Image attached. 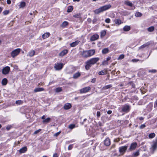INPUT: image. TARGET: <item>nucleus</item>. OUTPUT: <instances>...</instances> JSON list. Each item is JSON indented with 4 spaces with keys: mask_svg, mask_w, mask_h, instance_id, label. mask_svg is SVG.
Wrapping results in <instances>:
<instances>
[{
    "mask_svg": "<svg viewBox=\"0 0 157 157\" xmlns=\"http://www.w3.org/2000/svg\"><path fill=\"white\" fill-rule=\"evenodd\" d=\"M80 54L83 58H88L90 57L94 54L95 51L94 49H91L88 50H84L80 51Z\"/></svg>",
    "mask_w": 157,
    "mask_h": 157,
    "instance_id": "nucleus-1",
    "label": "nucleus"
},
{
    "mask_svg": "<svg viewBox=\"0 0 157 157\" xmlns=\"http://www.w3.org/2000/svg\"><path fill=\"white\" fill-rule=\"evenodd\" d=\"M99 60L98 57L91 58L85 62V69L86 70H89L91 67V65H93L96 63Z\"/></svg>",
    "mask_w": 157,
    "mask_h": 157,
    "instance_id": "nucleus-2",
    "label": "nucleus"
},
{
    "mask_svg": "<svg viewBox=\"0 0 157 157\" xmlns=\"http://www.w3.org/2000/svg\"><path fill=\"white\" fill-rule=\"evenodd\" d=\"M128 148L127 146H121L119 147V151L121 155H123L126 152Z\"/></svg>",
    "mask_w": 157,
    "mask_h": 157,
    "instance_id": "nucleus-3",
    "label": "nucleus"
},
{
    "mask_svg": "<svg viewBox=\"0 0 157 157\" xmlns=\"http://www.w3.org/2000/svg\"><path fill=\"white\" fill-rule=\"evenodd\" d=\"M21 49L20 48H17L13 51L11 53V56L13 57H14L17 56L21 52Z\"/></svg>",
    "mask_w": 157,
    "mask_h": 157,
    "instance_id": "nucleus-4",
    "label": "nucleus"
},
{
    "mask_svg": "<svg viewBox=\"0 0 157 157\" xmlns=\"http://www.w3.org/2000/svg\"><path fill=\"white\" fill-rule=\"evenodd\" d=\"M63 64L62 63H56L55 65L54 68L56 70H59L63 67Z\"/></svg>",
    "mask_w": 157,
    "mask_h": 157,
    "instance_id": "nucleus-5",
    "label": "nucleus"
},
{
    "mask_svg": "<svg viewBox=\"0 0 157 157\" xmlns=\"http://www.w3.org/2000/svg\"><path fill=\"white\" fill-rule=\"evenodd\" d=\"M90 90V88L89 86L83 88L80 90V93H85L88 92Z\"/></svg>",
    "mask_w": 157,
    "mask_h": 157,
    "instance_id": "nucleus-6",
    "label": "nucleus"
},
{
    "mask_svg": "<svg viewBox=\"0 0 157 157\" xmlns=\"http://www.w3.org/2000/svg\"><path fill=\"white\" fill-rule=\"evenodd\" d=\"M130 109V106L128 105H125L122 108V111L124 112H128Z\"/></svg>",
    "mask_w": 157,
    "mask_h": 157,
    "instance_id": "nucleus-7",
    "label": "nucleus"
},
{
    "mask_svg": "<svg viewBox=\"0 0 157 157\" xmlns=\"http://www.w3.org/2000/svg\"><path fill=\"white\" fill-rule=\"evenodd\" d=\"M10 70V68L8 66H6L3 68L2 70V73L4 75L7 74Z\"/></svg>",
    "mask_w": 157,
    "mask_h": 157,
    "instance_id": "nucleus-8",
    "label": "nucleus"
},
{
    "mask_svg": "<svg viewBox=\"0 0 157 157\" xmlns=\"http://www.w3.org/2000/svg\"><path fill=\"white\" fill-rule=\"evenodd\" d=\"M99 38V35L97 34H95L92 35L90 38L91 41H94L98 39Z\"/></svg>",
    "mask_w": 157,
    "mask_h": 157,
    "instance_id": "nucleus-9",
    "label": "nucleus"
},
{
    "mask_svg": "<svg viewBox=\"0 0 157 157\" xmlns=\"http://www.w3.org/2000/svg\"><path fill=\"white\" fill-rule=\"evenodd\" d=\"M111 7L112 6L111 5L108 4L101 7V8L102 11L103 12L104 11L106 10L110 9Z\"/></svg>",
    "mask_w": 157,
    "mask_h": 157,
    "instance_id": "nucleus-10",
    "label": "nucleus"
},
{
    "mask_svg": "<svg viewBox=\"0 0 157 157\" xmlns=\"http://www.w3.org/2000/svg\"><path fill=\"white\" fill-rule=\"evenodd\" d=\"M137 144L135 142L131 144L129 150L132 151L134 150L136 147Z\"/></svg>",
    "mask_w": 157,
    "mask_h": 157,
    "instance_id": "nucleus-11",
    "label": "nucleus"
},
{
    "mask_svg": "<svg viewBox=\"0 0 157 157\" xmlns=\"http://www.w3.org/2000/svg\"><path fill=\"white\" fill-rule=\"evenodd\" d=\"M157 148V142H153V144L152 145V146L151 149L152 150L153 152Z\"/></svg>",
    "mask_w": 157,
    "mask_h": 157,
    "instance_id": "nucleus-12",
    "label": "nucleus"
},
{
    "mask_svg": "<svg viewBox=\"0 0 157 157\" xmlns=\"http://www.w3.org/2000/svg\"><path fill=\"white\" fill-rule=\"evenodd\" d=\"M68 51L67 49L63 50L59 54V56L62 57L67 53Z\"/></svg>",
    "mask_w": 157,
    "mask_h": 157,
    "instance_id": "nucleus-13",
    "label": "nucleus"
},
{
    "mask_svg": "<svg viewBox=\"0 0 157 157\" xmlns=\"http://www.w3.org/2000/svg\"><path fill=\"white\" fill-rule=\"evenodd\" d=\"M104 144L105 145L107 146H109L110 144V141L109 138H107L104 141Z\"/></svg>",
    "mask_w": 157,
    "mask_h": 157,
    "instance_id": "nucleus-14",
    "label": "nucleus"
},
{
    "mask_svg": "<svg viewBox=\"0 0 157 157\" xmlns=\"http://www.w3.org/2000/svg\"><path fill=\"white\" fill-rule=\"evenodd\" d=\"M71 107V105L69 103L65 104L64 106V109H65L67 110L70 109Z\"/></svg>",
    "mask_w": 157,
    "mask_h": 157,
    "instance_id": "nucleus-15",
    "label": "nucleus"
},
{
    "mask_svg": "<svg viewBox=\"0 0 157 157\" xmlns=\"http://www.w3.org/2000/svg\"><path fill=\"white\" fill-rule=\"evenodd\" d=\"M27 151V148L26 147H24L21 148L19 150V152L20 153H24Z\"/></svg>",
    "mask_w": 157,
    "mask_h": 157,
    "instance_id": "nucleus-16",
    "label": "nucleus"
},
{
    "mask_svg": "<svg viewBox=\"0 0 157 157\" xmlns=\"http://www.w3.org/2000/svg\"><path fill=\"white\" fill-rule=\"evenodd\" d=\"M35 54V51L34 50H31L28 53L27 56L32 57Z\"/></svg>",
    "mask_w": 157,
    "mask_h": 157,
    "instance_id": "nucleus-17",
    "label": "nucleus"
},
{
    "mask_svg": "<svg viewBox=\"0 0 157 157\" xmlns=\"http://www.w3.org/2000/svg\"><path fill=\"white\" fill-rule=\"evenodd\" d=\"M81 75V73L80 72H78L73 75V78L74 79H76L80 77Z\"/></svg>",
    "mask_w": 157,
    "mask_h": 157,
    "instance_id": "nucleus-18",
    "label": "nucleus"
},
{
    "mask_svg": "<svg viewBox=\"0 0 157 157\" xmlns=\"http://www.w3.org/2000/svg\"><path fill=\"white\" fill-rule=\"evenodd\" d=\"M94 12L95 14H98L101 12H102L103 11L101 7H100L99 8L94 10Z\"/></svg>",
    "mask_w": 157,
    "mask_h": 157,
    "instance_id": "nucleus-19",
    "label": "nucleus"
},
{
    "mask_svg": "<svg viewBox=\"0 0 157 157\" xmlns=\"http://www.w3.org/2000/svg\"><path fill=\"white\" fill-rule=\"evenodd\" d=\"M44 90V89L43 88H36L34 90V92H37L43 91Z\"/></svg>",
    "mask_w": 157,
    "mask_h": 157,
    "instance_id": "nucleus-20",
    "label": "nucleus"
},
{
    "mask_svg": "<svg viewBox=\"0 0 157 157\" xmlns=\"http://www.w3.org/2000/svg\"><path fill=\"white\" fill-rule=\"evenodd\" d=\"M79 41L78 40L73 42L70 44V46L72 47H75L79 44Z\"/></svg>",
    "mask_w": 157,
    "mask_h": 157,
    "instance_id": "nucleus-21",
    "label": "nucleus"
},
{
    "mask_svg": "<svg viewBox=\"0 0 157 157\" xmlns=\"http://www.w3.org/2000/svg\"><path fill=\"white\" fill-rule=\"evenodd\" d=\"M124 4L130 7H132L133 5V4L131 2L128 1H125Z\"/></svg>",
    "mask_w": 157,
    "mask_h": 157,
    "instance_id": "nucleus-22",
    "label": "nucleus"
},
{
    "mask_svg": "<svg viewBox=\"0 0 157 157\" xmlns=\"http://www.w3.org/2000/svg\"><path fill=\"white\" fill-rule=\"evenodd\" d=\"M131 27L130 26L126 25L123 28V30L125 31H128L130 29Z\"/></svg>",
    "mask_w": 157,
    "mask_h": 157,
    "instance_id": "nucleus-23",
    "label": "nucleus"
},
{
    "mask_svg": "<svg viewBox=\"0 0 157 157\" xmlns=\"http://www.w3.org/2000/svg\"><path fill=\"white\" fill-rule=\"evenodd\" d=\"M50 35L49 33H46L42 35V37L43 39H45L48 37Z\"/></svg>",
    "mask_w": 157,
    "mask_h": 157,
    "instance_id": "nucleus-24",
    "label": "nucleus"
},
{
    "mask_svg": "<svg viewBox=\"0 0 157 157\" xmlns=\"http://www.w3.org/2000/svg\"><path fill=\"white\" fill-rule=\"evenodd\" d=\"M26 3L25 2H21L20 3V4L19 5V8H23L24 7H25V6Z\"/></svg>",
    "mask_w": 157,
    "mask_h": 157,
    "instance_id": "nucleus-25",
    "label": "nucleus"
},
{
    "mask_svg": "<svg viewBox=\"0 0 157 157\" xmlns=\"http://www.w3.org/2000/svg\"><path fill=\"white\" fill-rule=\"evenodd\" d=\"M68 25V22L66 21H64L63 22L62 24L60 26L62 28H64Z\"/></svg>",
    "mask_w": 157,
    "mask_h": 157,
    "instance_id": "nucleus-26",
    "label": "nucleus"
},
{
    "mask_svg": "<svg viewBox=\"0 0 157 157\" xmlns=\"http://www.w3.org/2000/svg\"><path fill=\"white\" fill-rule=\"evenodd\" d=\"M51 119L50 118L48 117L43 120V123L44 124L49 123Z\"/></svg>",
    "mask_w": 157,
    "mask_h": 157,
    "instance_id": "nucleus-27",
    "label": "nucleus"
},
{
    "mask_svg": "<svg viewBox=\"0 0 157 157\" xmlns=\"http://www.w3.org/2000/svg\"><path fill=\"white\" fill-rule=\"evenodd\" d=\"M109 50L108 48H105L103 49L102 51V52L103 54H106L109 52Z\"/></svg>",
    "mask_w": 157,
    "mask_h": 157,
    "instance_id": "nucleus-28",
    "label": "nucleus"
},
{
    "mask_svg": "<svg viewBox=\"0 0 157 157\" xmlns=\"http://www.w3.org/2000/svg\"><path fill=\"white\" fill-rule=\"evenodd\" d=\"M107 71L106 70H102L98 73V74L99 75H103L106 74Z\"/></svg>",
    "mask_w": 157,
    "mask_h": 157,
    "instance_id": "nucleus-29",
    "label": "nucleus"
},
{
    "mask_svg": "<svg viewBox=\"0 0 157 157\" xmlns=\"http://www.w3.org/2000/svg\"><path fill=\"white\" fill-rule=\"evenodd\" d=\"M7 82V79L6 78H3L2 81V83L3 85H6Z\"/></svg>",
    "mask_w": 157,
    "mask_h": 157,
    "instance_id": "nucleus-30",
    "label": "nucleus"
},
{
    "mask_svg": "<svg viewBox=\"0 0 157 157\" xmlns=\"http://www.w3.org/2000/svg\"><path fill=\"white\" fill-rule=\"evenodd\" d=\"M150 44V43L148 42H147L146 44H145L141 46L140 48L139 49H141V48H143L145 47H146L147 46H148Z\"/></svg>",
    "mask_w": 157,
    "mask_h": 157,
    "instance_id": "nucleus-31",
    "label": "nucleus"
},
{
    "mask_svg": "<svg viewBox=\"0 0 157 157\" xmlns=\"http://www.w3.org/2000/svg\"><path fill=\"white\" fill-rule=\"evenodd\" d=\"M112 87V85L111 84L105 86L103 87V90H105L106 89H109L111 88Z\"/></svg>",
    "mask_w": 157,
    "mask_h": 157,
    "instance_id": "nucleus-32",
    "label": "nucleus"
},
{
    "mask_svg": "<svg viewBox=\"0 0 157 157\" xmlns=\"http://www.w3.org/2000/svg\"><path fill=\"white\" fill-rule=\"evenodd\" d=\"M114 21L116 24H118V25L121 23V20L119 19H116Z\"/></svg>",
    "mask_w": 157,
    "mask_h": 157,
    "instance_id": "nucleus-33",
    "label": "nucleus"
},
{
    "mask_svg": "<svg viewBox=\"0 0 157 157\" xmlns=\"http://www.w3.org/2000/svg\"><path fill=\"white\" fill-rule=\"evenodd\" d=\"M73 9L72 6H69L67 10V12L69 13L71 12L72 11Z\"/></svg>",
    "mask_w": 157,
    "mask_h": 157,
    "instance_id": "nucleus-34",
    "label": "nucleus"
},
{
    "mask_svg": "<svg viewBox=\"0 0 157 157\" xmlns=\"http://www.w3.org/2000/svg\"><path fill=\"white\" fill-rule=\"evenodd\" d=\"M75 127V124H70L68 126V128L71 129H72Z\"/></svg>",
    "mask_w": 157,
    "mask_h": 157,
    "instance_id": "nucleus-35",
    "label": "nucleus"
},
{
    "mask_svg": "<svg viewBox=\"0 0 157 157\" xmlns=\"http://www.w3.org/2000/svg\"><path fill=\"white\" fill-rule=\"evenodd\" d=\"M155 133H153L149 134L148 135V137L149 138H153L155 136Z\"/></svg>",
    "mask_w": 157,
    "mask_h": 157,
    "instance_id": "nucleus-36",
    "label": "nucleus"
},
{
    "mask_svg": "<svg viewBox=\"0 0 157 157\" xmlns=\"http://www.w3.org/2000/svg\"><path fill=\"white\" fill-rule=\"evenodd\" d=\"M154 30V27L153 26H151L147 29V30L149 32H151Z\"/></svg>",
    "mask_w": 157,
    "mask_h": 157,
    "instance_id": "nucleus-37",
    "label": "nucleus"
},
{
    "mask_svg": "<svg viewBox=\"0 0 157 157\" xmlns=\"http://www.w3.org/2000/svg\"><path fill=\"white\" fill-rule=\"evenodd\" d=\"M142 15V14L140 12H137L135 14V16L136 17H141Z\"/></svg>",
    "mask_w": 157,
    "mask_h": 157,
    "instance_id": "nucleus-38",
    "label": "nucleus"
},
{
    "mask_svg": "<svg viewBox=\"0 0 157 157\" xmlns=\"http://www.w3.org/2000/svg\"><path fill=\"white\" fill-rule=\"evenodd\" d=\"M62 89L61 87H58L56 89V92H59L61 91Z\"/></svg>",
    "mask_w": 157,
    "mask_h": 157,
    "instance_id": "nucleus-39",
    "label": "nucleus"
},
{
    "mask_svg": "<svg viewBox=\"0 0 157 157\" xmlns=\"http://www.w3.org/2000/svg\"><path fill=\"white\" fill-rule=\"evenodd\" d=\"M106 34V32L105 30H104L102 31L101 33V36H104Z\"/></svg>",
    "mask_w": 157,
    "mask_h": 157,
    "instance_id": "nucleus-40",
    "label": "nucleus"
},
{
    "mask_svg": "<svg viewBox=\"0 0 157 157\" xmlns=\"http://www.w3.org/2000/svg\"><path fill=\"white\" fill-rule=\"evenodd\" d=\"M74 17L78 18H81V15L80 13H77L74 15Z\"/></svg>",
    "mask_w": 157,
    "mask_h": 157,
    "instance_id": "nucleus-41",
    "label": "nucleus"
},
{
    "mask_svg": "<svg viewBox=\"0 0 157 157\" xmlns=\"http://www.w3.org/2000/svg\"><path fill=\"white\" fill-rule=\"evenodd\" d=\"M22 103H23L22 101L21 100L17 101H16V104H17V105H20L21 104H22Z\"/></svg>",
    "mask_w": 157,
    "mask_h": 157,
    "instance_id": "nucleus-42",
    "label": "nucleus"
},
{
    "mask_svg": "<svg viewBox=\"0 0 157 157\" xmlns=\"http://www.w3.org/2000/svg\"><path fill=\"white\" fill-rule=\"evenodd\" d=\"M133 154L134 156H138L140 154L139 152V151H137L136 152H135Z\"/></svg>",
    "mask_w": 157,
    "mask_h": 157,
    "instance_id": "nucleus-43",
    "label": "nucleus"
},
{
    "mask_svg": "<svg viewBox=\"0 0 157 157\" xmlns=\"http://www.w3.org/2000/svg\"><path fill=\"white\" fill-rule=\"evenodd\" d=\"M124 58V55L123 54H121L120 56L118 58V59H121Z\"/></svg>",
    "mask_w": 157,
    "mask_h": 157,
    "instance_id": "nucleus-44",
    "label": "nucleus"
},
{
    "mask_svg": "<svg viewBox=\"0 0 157 157\" xmlns=\"http://www.w3.org/2000/svg\"><path fill=\"white\" fill-rule=\"evenodd\" d=\"M145 127L146 125L145 124H141L140 126V128L141 129H142L145 128Z\"/></svg>",
    "mask_w": 157,
    "mask_h": 157,
    "instance_id": "nucleus-45",
    "label": "nucleus"
},
{
    "mask_svg": "<svg viewBox=\"0 0 157 157\" xmlns=\"http://www.w3.org/2000/svg\"><path fill=\"white\" fill-rule=\"evenodd\" d=\"M102 64L103 65H106L108 64V62L106 60H105L104 61H103L102 63Z\"/></svg>",
    "mask_w": 157,
    "mask_h": 157,
    "instance_id": "nucleus-46",
    "label": "nucleus"
},
{
    "mask_svg": "<svg viewBox=\"0 0 157 157\" xmlns=\"http://www.w3.org/2000/svg\"><path fill=\"white\" fill-rule=\"evenodd\" d=\"M3 13L4 15H6L9 13V11L7 10H6L5 11H4L3 12Z\"/></svg>",
    "mask_w": 157,
    "mask_h": 157,
    "instance_id": "nucleus-47",
    "label": "nucleus"
},
{
    "mask_svg": "<svg viewBox=\"0 0 157 157\" xmlns=\"http://www.w3.org/2000/svg\"><path fill=\"white\" fill-rule=\"evenodd\" d=\"M139 61L138 59H133L132 60V61L133 62H136Z\"/></svg>",
    "mask_w": 157,
    "mask_h": 157,
    "instance_id": "nucleus-48",
    "label": "nucleus"
},
{
    "mask_svg": "<svg viewBox=\"0 0 157 157\" xmlns=\"http://www.w3.org/2000/svg\"><path fill=\"white\" fill-rule=\"evenodd\" d=\"M73 148V146L72 145H69L68 147V150H71Z\"/></svg>",
    "mask_w": 157,
    "mask_h": 157,
    "instance_id": "nucleus-49",
    "label": "nucleus"
},
{
    "mask_svg": "<svg viewBox=\"0 0 157 157\" xmlns=\"http://www.w3.org/2000/svg\"><path fill=\"white\" fill-rule=\"evenodd\" d=\"M149 72H151L152 73H155L156 72V71L155 70H149L148 71Z\"/></svg>",
    "mask_w": 157,
    "mask_h": 157,
    "instance_id": "nucleus-50",
    "label": "nucleus"
},
{
    "mask_svg": "<svg viewBox=\"0 0 157 157\" xmlns=\"http://www.w3.org/2000/svg\"><path fill=\"white\" fill-rule=\"evenodd\" d=\"M110 19L108 18L105 20V22L107 23H109L110 22Z\"/></svg>",
    "mask_w": 157,
    "mask_h": 157,
    "instance_id": "nucleus-51",
    "label": "nucleus"
},
{
    "mask_svg": "<svg viewBox=\"0 0 157 157\" xmlns=\"http://www.w3.org/2000/svg\"><path fill=\"white\" fill-rule=\"evenodd\" d=\"M11 127L12 126L11 125H9L6 127V128L7 130H9L11 129Z\"/></svg>",
    "mask_w": 157,
    "mask_h": 157,
    "instance_id": "nucleus-52",
    "label": "nucleus"
},
{
    "mask_svg": "<svg viewBox=\"0 0 157 157\" xmlns=\"http://www.w3.org/2000/svg\"><path fill=\"white\" fill-rule=\"evenodd\" d=\"M60 132H57L54 135V136H55L56 137V136H58L60 134Z\"/></svg>",
    "mask_w": 157,
    "mask_h": 157,
    "instance_id": "nucleus-53",
    "label": "nucleus"
},
{
    "mask_svg": "<svg viewBox=\"0 0 157 157\" xmlns=\"http://www.w3.org/2000/svg\"><path fill=\"white\" fill-rule=\"evenodd\" d=\"M101 114L99 111H98L97 113V115L98 117H100V116Z\"/></svg>",
    "mask_w": 157,
    "mask_h": 157,
    "instance_id": "nucleus-54",
    "label": "nucleus"
},
{
    "mask_svg": "<svg viewBox=\"0 0 157 157\" xmlns=\"http://www.w3.org/2000/svg\"><path fill=\"white\" fill-rule=\"evenodd\" d=\"M96 78H94L92 79L91 82H92L94 83L96 82Z\"/></svg>",
    "mask_w": 157,
    "mask_h": 157,
    "instance_id": "nucleus-55",
    "label": "nucleus"
},
{
    "mask_svg": "<svg viewBox=\"0 0 157 157\" xmlns=\"http://www.w3.org/2000/svg\"><path fill=\"white\" fill-rule=\"evenodd\" d=\"M97 21V19L96 18H94L92 22L94 24Z\"/></svg>",
    "mask_w": 157,
    "mask_h": 157,
    "instance_id": "nucleus-56",
    "label": "nucleus"
},
{
    "mask_svg": "<svg viewBox=\"0 0 157 157\" xmlns=\"http://www.w3.org/2000/svg\"><path fill=\"white\" fill-rule=\"evenodd\" d=\"M40 129H39L38 130L34 132V134H36L37 133H38L40 131Z\"/></svg>",
    "mask_w": 157,
    "mask_h": 157,
    "instance_id": "nucleus-57",
    "label": "nucleus"
},
{
    "mask_svg": "<svg viewBox=\"0 0 157 157\" xmlns=\"http://www.w3.org/2000/svg\"><path fill=\"white\" fill-rule=\"evenodd\" d=\"M46 117V115H44L41 117V119H43V120H44V119H45Z\"/></svg>",
    "mask_w": 157,
    "mask_h": 157,
    "instance_id": "nucleus-58",
    "label": "nucleus"
},
{
    "mask_svg": "<svg viewBox=\"0 0 157 157\" xmlns=\"http://www.w3.org/2000/svg\"><path fill=\"white\" fill-rule=\"evenodd\" d=\"M53 157H58V154L56 153L53 155Z\"/></svg>",
    "mask_w": 157,
    "mask_h": 157,
    "instance_id": "nucleus-59",
    "label": "nucleus"
},
{
    "mask_svg": "<svg viewBox=\"0 0 157 157\" xmlns=\"http://www.w3.org/2000/svg\"><path fill=\"white\" fill-rule=\"evenodd\" d=\"M112 113V111L111 110H108L107 111V113L109 114H110Z\"/></svg>",
    "mask_w": 157,
    "mask_h": 157,
    "instance_id": "nucleus-60",
    "label": "nucleus"
},
{
    "mask_svg": "<svg viewBox=\"0 0 157 157\" xmlns=\"http://www.w3.org/2000/svg\"><path fill=\"white\" fill-rule=\"evenodd\" d=\"M7 2L8 4H10L11 3L10 0H7Z\"/></svg>",
    "mask_w": 157,
    "mask_h": 157,
    "instance_id": "nucleus-61",
    "label": "nucleus"
},
{
    "mask_svg": "<svg viewBox=\"0 0 157 157\" xmlns=\"http://www.w3.org/2000/svg\"><path fill=\"white\" fill-rule=\"evenodd\" d=\"M111 59V57H107V58H106V60L107 61H109V60H110V59Z\"/></svg>",
    "mask_w": 157,
    "mask_h": 157,
    "instance_id": "nucleus-62",
    "label": "nucleus"
},
{
    "mask_svg": "<svg viewBox=\"0 0 157 157\" xmlns=\"http://www.w3.org/2000/svg\"><path fill=\"white\" fill-rule=\"evenodd\" d=\"M115 144H113L112 145L110 149H111L112 148H114L115 147Z\"/></svg>",
    "mask_w": 157,
    "mask_h": 157,
    "instance_id": "nucleus-63",
    "label": "nucleus"
},
{
    "mask_svg": "<svg viewBox=\"0 0 157 157\" xmlns=\"http://www.w3.org/2000/svg\"><path fill=\"white\" fill-rule=\"evenodd\" d=\"M144 119V118L143 117H140L139 118L140 120L141 121L143 120Z\"/></svg>",
    "mask_w": 157,
    "mask_h": 157,
    "instance_id": "nucleus-64",
    "label": "nucleus"
}]
</instances>
